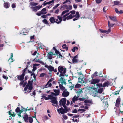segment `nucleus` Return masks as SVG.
Returning a JSON list of instances; mask_svg holds the SVG:
<instances>
[{"instance_id":"nucleus-1","label":"nucleus","mask_w":123,"mask_h":123,"mask_svg":"<svg viewBox=\"0 0 123 123\" xmlns=\"http://www.w3.org/2000/svg\"><path fill=\"white\" fill-rule=\"evenodd\" d=\"M58 71L57 73V74L59 75L60 77H63L64 76L66 77L68 76V75L66 74L67 69L64 66H60L58 67Z\"/></svg>"},{"instance_id":"nucleus-2","label":"nucleus","mask_w":123,"mask_h":123,"mask_svg":"<svg viewBox=\"0 0 123 123\" xmlns=\"http://www.w3.org/2000/svg\"><path fill=\"white\" fill-rule=\"evenodd\" d=\"M22 74L20 76H18V79L19 80H23L24 78L25 74L27 73V72L23 70H22Z\"/></svg>"},{"instance_id":"nucleus-3","label":"nucleus","mask_w":123,"mask_h":123,"mask_svg":"<svg viewBox=\"0 0 123 123\" xmlns=\"http://www.w3.org/2000/svg\"><path fill=\"white\" fill-rule=\"evenodd\" d=\"M101 101H102L103 105L104 106L105 109L107 108L109 105L107 101L104 98L102 99Z\"/></svg>"},{"instance_id":"nucleus-4","label":"nucleus","mask_w":123,"mask_h":123,"mask_svg":"<svg viewBox=\"0 0 123 123\" xmlns=\"http://www.w3.org/2000/svg\"><path fill=\"white\" fill-rule=\"evenodd\" d=\"M101 101H102L103 105L104 106L105 109L107 108L109 105L107 101L104 98L102 99Z\"/></svg>"},{"instance_id":"nucleus-5","label":"nucleus","mask_w":123,"mask_h":123,"mask_svg":"<svg viewBox=\"0 0 123 123\" xmlns=\"http://www.w3.org/2000/svg\"><path fill=\"white\" fill-rule=\"evenodd\" d=\"M101 101H102L103 105L104 106L105 109L107 108L109 105L107 101L104 98L102 99Z\"/></svg>"},{"instance_id":"nucleus-6","label":"nucleus","mask_w":123,"mask_h":123,"mask_svg":"<svg viewBox=\"0 0 123 123\" xmlns=\"http://www.w3.org/2000/svg\"><path fill=\"white\" fill-rule=\"evenodd\" d=\"M100 80V79L97 78L92 79L91 80L90 83L92 84H95L97 83H99Z\"/></svg>"},{"instance_id":"nucleus-7","label":"nucleus","mask_w":123,"mask_h":123,"mask_svg":"<svg viewBox=\"0 0 123 123\" xmlns=\"http://www.w3.org/2000/svg\"><path fill=\"white\" fill-rule=\"evenodd\" d=\"M42 7V5L40 6L38 5L37 6H34V7H31V8L32 9V10L33 11H36V12L37 11V10L41 8Z\"/></svg>"},{"instance_id":"nucleus-8","label":"nucleus","mask_w":123,"mask_h":123,"mask_svg":"<svg viewBox=\"0 0 123 123\" xmlns=\"http://www.w3.org/2000/svg\"><path fill=\"white\" fill-rule=\"evenodd\" d=\"M65 79H63L62 77H61L60 79V80L58 81V83L60 84V82L59 81L61 80L62 81L61 82V83L62 84V85H63V84H64L65 85H66V82L65 81Z\"/></svg>"},{"instance_id":"nucleus-9","label":"nucleus","mask_w":123,"mask_h":123,"mask_svg":"<svg viewBox=\"0 0 123 123\" xmlns=\"http://www.w3.org/2000/svg\"><path fill=\"white\" fill-rule=\"evenodd\" d=\"M57 97H55L53 98L50 102L52 103L56 104L57 106L58 105V102L57 100Z\"/></svg>"},{"instance_id":"nucleus-10","label":"nucleus","mask_w":123,"mask_h":123,"mask_svg":"<svg viewBox=\"0 0 123 123\" xmlns=\"http://www.w3.org/2000/svg\"><path fill=\"white\" fill-rule=\"evenodd\" d=\"M84 102L85 104V105L86 106H90V105L87 103H89L92 104V100H91L86 99L84 100Z\"/></svg>"},{"instance_id":"nucleus-11","label":"nucleus","mask_w":123,"mask_h":123,"mask_svg":"<svg viewBox=\"0 0 123 123\" xmlns=\"http://www.w3.org/2000/svg\"><path fill=\"white\" fill-rule=\"evenodd\" d=\"M66 90H64L62 93V96L63 97H67L68 96L69 94V92L66 91Z\"/></svg>"},{"instance_id":"nucleus-12","label":"nucleus","mask_w":123,"mask_h":123,"mask_svg":"<svg viewBox=\"0 0 123 123\" xmlns=\"http://www.w3.org/2000/svg\"><path fill=\"white\" fill-rule=\"evenodd\" d=\"M10 6V4L8 2H6L4 3V7L6 8H9Z\"/></svg>"},{"instance_id":"nucleus-13","label":"nucleus","mask_w":123,"mask_h":123,"mask_svg":"<svg viewBox=\"0 0 123 123\" xmlns=\"http://www.w3.org/2000/svg\"><path fill=\"white\" fill-rule=\"evenodd\" d=\"M101 33H106L107 34H108L109 32H110L111 31L110 29H108V31H106L105 30H103L101 29H99Z\"/></svg>"},{"instance_id":"nucleus-14","label":"nucleus","mask_w":123,"mask_h":123,"mask_svg":"<svg viewBox=\"0 0 123 123\" xmlns=\"http://www.w3.org/2000/svg\"><path fill=\"white\" fill-rule=\"evenodd\" d=\"M109 17L111 20L115 22L117 21V18L116 16H109Z\"/></svg>"},{"instance_id":"nucleus-15","label":"nucleus","mask_w":123,"mask_h":123,"mask_svg":"<svg viewBox=\"0 0 123 123\" xmlns=\"http://www.w3.org/2000/svg\"><path fill=\"white\" fill-rule=\"evenodd\" d=\"M66 99V98H62L61 100L60 101V102H61L62 105H65Z\"/></svg>"},{"instance_id":"nucleus-16","label":"nucleus","mask_w":123,"mask_h":123,"mask_svg":"<svg viewBox=\"0 0 123 123\" xmlns=\"http://www.w3.org/2000/svg\"><path fill=\"white\" fill-rule=\"evenodd\" d=\"M37 69V67H36L34 66L33 67V69H32V71H31V70H30L29 69H27V73H34V71H35Z\"/></svg>"},{"instance_id":"nucleus-17","label":"nucleus","mask_w":123,"mask_h":123,"mask_svg":"<svg viewBox=\"0 0 123 123\" xmlns=\"http://www.w3.org/2000/svg\"><path fill=\"white\" fill-rule=\"evenodd\" d=\"M52 52H49L47 55L49 59H51L52 58Z\"/></svg>"},{"instance_id":"nucleus-18","label":"nucleus","mask_w":123,"mask_h":123,"mask_svg":"<svg viewBox=\"0 0 123 123\" xmlns=\"http://www.w3.org/2000/svg\"><path fill=\"white\" fill-rule=\"evenodd\" d=\"M25 116L23 117V118L24 119L25 121V122H28V116L27 114L25 112Z\"/></svg>"},{"instance_id":"nucleus-19","label":"nucleus","mask_w":123,"mask_h":123,"mask_svg":"<svg viewBox=\"0 0 123 123\" xmlns=\"http://www.w3.org/2000/svg\"><path fill=\"white\" fill-rule=\"evenodd\" d=\"M50 22L52 24H54L55 22V19L53 17H51L49 19Z\"/></svg>"},{"instance_id":"nucleus-20","label":"nucleus","mask_w":123,"mask_h":123,"mask_svg":"<svg viewBox=\"0 0 123 123\" xmlns=\"http://www.w3.org/2000/svg\"><path fill=\"white\" fill-rule=\"evenodd\" d=\"M63 108L62 107H61V108H59V109H57L58 112L59 113L60 112L62 114H64V111L63 110Z\"/></svg>"},{"instance_id":"nucleus-21","label":"nucleus","mask_w":123,"mask_h":123,"mask_svg":"<svg viewBox=\"0 0 123 123\" xmlns=\"http://www.w3.org/2000/svg\"><path fill=\"white\" fill-rule=\"evenodd\" d=\"M79 96H74L73 98L72 99V101L74 103H75V101H77L78 100V98L79 97Z\"/></svg>"},{"instance_id":"nucleus-22","label":"nucleus","mask_w":123,"mask_h":123,"mask_svg":"<svg viewBox=\"0 0 123 123\" xmlns=\"http://www.w3.org/2000/svg\"><path fill=\"white\" fill-rule=\"evenodd\" d=\"M53 91L56 94V96H58L59 94L60 90L59 89H53Z\"/></svg>"},{"instance_id":"nucleus-23","label":"nucleus","mask_w":123,"mask_h":123,"mask_svg":"<svg viewBox=\"0 0 123 123\" xmlns=\"http://www.w3.org/2000/svg\"><path fill=\"white\" fill-rule=\"evenodd\" d=\"M110 84L109 82L108 81L104 83L102 85V86L103 87H105L106 86H108Z\"/></svg>"},{"instance_id":"nucleus-24","label":"nucleus","mask_w":123,"mask_h":123,"mask_svg":"<svg viewBox=\"0 0 123 123\" xmlns=\"http://www.w3.org/2000/svg\"><path fill=\"white\" fill-rule=\"evenodd\" d=\"M59 86L60 87V89L62 91L64 90L66 91V89H65L64 87L62 85L59 84Z\"/></svg>"},{"instance_id":"nucleus-25","label":"nucleus","mask_w":123,"mask_h":123,"mask_svg":"<svg viewBox=\"0 0 123 123\" xmlns=\"http://www.w3.org/2000/svg\"><path fill=\"white\" fill-rule=\"evenodd\" d=\"M51 86L52 84L51 83H49L48 82H47L46 84L44 86V88H47L48 87H51Z\"/></svg>"},{"instance_id":"nucleus-26","label":"nucleus","mask_w":123,"mask_h":123,"mask_svg":"<svg viewBox=\"0 0 123 123\" xmlns=\"http://www.w3.org/2000/svg\"><path fill=\"white\" fill-rule=\"evenodd\" d=\"M46 11V9L45 8H44L41 11H40L41 12L42 14H46V12H45Z\"/></svg>"},{"instance_id":"nucleus-27","label":"nucleus","mask_w":123,"mask_h":123,"mask_svg":"<svg viewBox=\"0 0 123 123\" xmlns=\"http://www.w3.org/2000/svg\"><path fill=\"white\" fill-rule=\"evenodd\" d=\"M14 112H13V113H11V112L10 111H8V113H9V115H10L11 116H10V117L11 116H12V117H15L16 115V114H14Z\"/></svg>"},{"instance_id":"nucleus-28","label":"nucleus","mask_w":123,"mask_h":123,"mask_svg":"<svg viewBox=\"0 0 123 123\" xmlns=\"http://www.w3.org/2000/svg\"><path fill=\"white\" fill-rule=\"evenodd\" d=\"M108 26L109 27V28H110L109 29H110V28L112 27L114 25H115V24H111L110 23V22L109 21H108Z\"/></svg>"},{"instance_id":"nucleus-29","label":"nucleus","mask_w":123,"mask_h":123,"mask_svg":"<svg viewBox=\"0 0 123 123\" xmlns=\"http://www.w3.org/2000/svg\"><path fill=\"white\" fill-rule=\"evenodd\" d=\"M72 62L74 63H77L78 62V60L76 58H73L72 60Z\"/></svg>"},{"instance_id":"nucleus-30","label":"nucleus","mask_w":123,"mask_h":123,"mask_svg":"<svg viewBox=\"0 0 123 123\" xmlns=\"http://www.w3.org/2000/svg\"><path fill=\"white\" fill-rule=\"evenodd\" d=\"M31 62H28L27 63V64L26 66V67L25 68L24 70L26 71V70H27L28 68V66L30 65Z\"/></svg>"},{"instance_id":"nucleus-31","label":"nucleus","mask_w":123,"mask_h":123,"mask_svg":"<svg viewBox=\"0 0 123 123\" xmlns=\"http://www.w3.org/2000/svg\"><path fill=\"white\" fill-rule=\"evenodd\" d=\"M54 68L53 67L50 65L49 66V67L48 69L50 72L52 71L53 70H54Z\"/></svg>"},{"instance_id":"nucleus-32","label":"nucleus","mask_w":123,"mask_h":123,"mask_svg":"<svg viewBox=\"0 0 123 123\" xmlns=\"http://www.w3.org/2000/svg\"><path fill=\"white\" fill-rule=\"evenodd\" d=\"M38 4V3H34L33 2H31L30 3V5L31 6H36Z\"/></svg>"},{"instance_id":"nucleus-33","label":"nucleus","mask_w":123,"mask_h":123,"mask_svg":"<svg viewBox=\"0 0 123 123\" xmlns=\"http://www.w3.org/2000/svg\"><path fill=\"white\" fill-rule=\"evenodd\" d=\"M45 24L49 25V23L48 22V21L46 19H44L42 21Z\"/></svg>"},{"instance_id":"nucleus-34","label":"nucleus","mask_w":123,"mask_h":123,"mask_svg":"<svg viewBox=\"0 0 123 123\" xmlns=\"http://www.w3.org/2000/svg\"><path fill=\"white\" fill-rule=\"evenodd\" d=\"M63 49H65L66 50H68V47L66 46V44H64L62 46Z\"/></svg>"},{"instance_id":"nucleus-35","label":"nucleus","mask_w":123,"mask_h":123,"mask_svg":"<svg viewBox=\"0 0 123 123\" xmlns=\"http://www.w3.org/2000/svg\"><path fill=\"white\" fill-rule=\"evenodd\" d=\"M83 92L82 90L80 89H79L78 91H77L76 93H78V95H80V94Z\"/></svg>"},{"instance_id":"nucleus-36","label":"nucleus","mask_w":123,"mask_h":123,"mask_svg":"<svg viewBox=\"0 0 123 123\" xmlns=\"http://www.w3.org/2000/svg\"><path fill=\"white\" fill-rule=\"evenodd\" d=\"M69 11L68 10H67L63 11L61 14V16H62L66 13L68 12Z\"/></svg>"},{"instance_id":"nucleus-37","label":"nucleus","mask_w":123,"mask_h":123,"mask_svg":"<svg viewBox=\"0 0 123 123\" xmlns=\"http://www.w3.org/2000/svg\"><path fill=\"white\" fill-rule=\"evenodd\" d=\"M55 97L53 96L52 95H49L48 96V99L52 100Z\"/></svg>"},{"instance_id":"nucleus-38","label":"nucleus","mask_w":123,"mask_h":123,"mask_svg":"<svg viewBox=\"0 0 123 123\" xmlns=\"http://www.w3.org/2000/svg\"><path fill=\"white\" fill-rule=\"evenodd\" d=\"M96 86H97V88H98V87L99 88H100V87L102 86V83L101 84L97 83L96 84Z\"/></svg>"},{"instance_id":"nucleus-39","label":"nucleus","mask_w":123,"mask_h":123,"mask_svg":"<svg viewBox=\"0 0 123 123\" xmlns=\"http://www.w3.org/2000/svg\"><path fill=\"white\" fill-rule=\"evenodd\" d=\"M28 120L29 122L30 123H32V122H33V119L31 117H28Z\"/></svg>"},{"instance_id":"nucleus-40","label":"nucleus","mask_w":123,"mask_h":123,"mask_svg":"<svg viewBox=\"0 0 123 123\" xmlns=\"http://www.w3.org/2000/svg\"><path fill=\"white\" fill-rule=\"evenodd\" d=\"M15 111L18 113H20V109L19 107H17L15 110Z\"/></svg>"},{"instance_id":"nucleus-41","label":"nucleus","mask_w":123,"mask_h":123,"mask_svg":"<svg viewBox=\"0 0 123 123\" xmlns=\"http://www.w3.org/2000/svg\"><path fill=\"white\" fill-rule=\"evenodd\" d=\"M33 82V81L32 80L31 81L30 80H29L27 84L28 85H29L30 86L31 85H32Z\"/></svg>"},{"instance_id":"nucleus-42","label":"nucleus","mask_w":123,"mask_h":123,"mask_svg":"<svg viewBox=\"0 0 123 123\" xmlns=\"http://www.w3.org/2000/svg\"><path fill=\"white\" fill-rule=\"evenodd\" d=\"M31 76H32V75H33V78H34V79L35 80H36V76L34 73H31Z\"/></svg>"},{"instance_id":"nucleus-43","label":"nucleus","mask_w":123,"mask_h":123,"mask_svg":"<svg viewBox=\"0 0 123 123\" xmlns=\"http://www.w3.org/2000/svg\"><path fill=\"white\" fill-rule=\"evenodd\" d=\"M121 99L120 97L119 96L117 99L116 102L120 103Z\"/></svg>"},{"instance_id":"nucleus-44","label":"nucleus","mask_w":123,"mask_h":123,"mask_svg":"<svg viewBox=\"0 0 123 123\" xmlns=\"http://www.w3.org/2000/svg\"><path fill=\"white\" fill-rule=\"evenodd\" d=\"M67 17V20L71 19L73 18V17H72V15L71 14L68 16Z\"/></svg>"},{"instance_id":"nucleus-45","label":"nucleus","mask_w":123,"mask_h":123,"mask_svg":"<svg viewBox=\"0 0 123 123\" xmlns=\"http://www.w3.org/2000/svg\"><path fill=\"white\" fill-rule=\"evenodd\" d=\"M76 17V18H79L80 17L79 13V12L77 11L76 12V13L75 14Z\"/></svg>"},{"instance_id":"nucleus-46","label":"nucleus","mask_w":123,"mask_h":123,"mask_svg":"<svg viewBox=\"0 0 123 123\" xmlns=\"http://www.w3.org/2000/svg\"><path fill=\"white\" fill-rule=\"evenodd\" d=\"M59 55H58L57 56L56 58L58 59L59 58H61V59L62 58V55L61 54V53H60L59 54Z\"/></svg>"},{"instance_id":"nucleus-47","label":"nucleus","mask_w":123,"mask_h":123,"mask_svg":"<svg viewBox=\"0 0 123 123\" xmlns=\"http://www.w3.org/2000/svg\"><path fill=\"white\" fill-rule=\"evenodd\" d=\"M64 109H63V110L64 111V113H66L68 111L69 109L67 108Z\"/></svg>"},{"instance_id":"nucleus-48","label":"nucleus","mask_w":123,"mask_h":123,"mask_svg":"<svg viewBox=\"0 0 123 123\" xmlns=\"http://www.w3.org/2000/svg\"><path fill=\"white\" fill-rule=\"evenodd\" d=\"M119 3V2L118 1H115L114 2V5L113 6L118 5Z\"/></svg>"},{"instance_id":"nucleus-49","label":"nucleus","mask_w":123,"mask_h":123,"mask_svg":"<svg viewBox=\"0 0 123 123\" xmlns=\"http://www.w3.org/2000/svg\"><path fill=\"white\" fill-rule=\"evenodd\" d=\"M21 81L19 83V85L20 86H22L24 83L25 80H21Z\"/></svg>"},{"instance_id":"nucleus-50","label":"nucleus","mask_w":123,"mask_h":123,"mask_svg":"<svg viewBox=\"0 0 123 123\" xmlns=\"http://www.w3.org/2000/svg\"><path fill=\"white\" fill-rule=\"evenodd\" d=\"M81 85L80 84H78L75 85L74 87L75 88H77L79 87Z\"/></svg>"},{"instance_id":"nucleus-51","label":"nucleus","mask_w":123,"mask_h":123,"mask_svg":"<svg viewBox=\"0 0 123 123\" xmlns=\"http://www.w3.org/2000/svg\"><path fill=\"white\" fill-rule=\"evenodd\" d=\"M103 92V88H100L98 90V92L100 93H101Z\"/></svg>"},{"instance_id":"nucleus-52","label":"nucleus","mask_w":123,"mask_h":123,"mask_svg":"<svg viewBox=\"0 0 123 123\" xmlns=\"http://www.w3.org/2000/svg\"><path fill=\"white\" fill-rule=\"evenodd\" d=\"M86 110L85 109H79L78 110V111H82L83 112H84Z\"/></svg>"},{"instance_id":"nucleus-53","label":"nucleus","mask_w":123,"mask_h":123,"mask_svg":"<svg viewBox=\"0 0 123 123\" xmlns=\"http://www.w3.org/2000/svg\"><path fill=\"white\" fill-rule=\"evenodd\" d=\"M69 13H71L72 14H74L75 13V10H72Z\"/></svg>"},{"instance_id":"nucleus-54","label":"nucleus","mask_w":123,"mask_h":123,"mask_svg":"<svg viewBox=\"0 0 123 123\" xmlns=\"http://www.w3.org/2000/svg\"><path fill=\"white\" fill-rule=\"evenodd\" d=\"M98 76L97 75H95L94 74H92L91 76V77L92 79H93V78H94L95 77H96Z\"/></svg>"},{"instance_id":"nucleus-55","label":"nucleus","mask_w":123,"mask_h":123,"mask_svg":"<svg viewBox=\"0 0 123 123\" xmlns=\"http://www.w3.org/2000/svg\"><path fill=\"white\" fill-rule=\"evenodd\" d=\"M74 84H72V85L71 86L69 87V88L71 89V90H72V89H74Z\"/></svg>"},{"instance_id":"nucleus-56","label":"nucleus","mask_w":123,"mask_h":123,"mask_svg":"<svg viewBox=\"0 0 123 123\" xmlns=\"http://www.w3.org/2000/svg\"><path fill=\"white\" fill-rule=\"evenodd\" d=\"M16 5L15 3H13L12 5V8H14L16 7Z\"/></svg>"},{"instance_id":"nucleus-57","label":"nucleus","mask_w":123,"mask_h":123,"mask_svg":"<svg viewBox=\"0 0 123 123\" xmlns=\"http://www.w3.org/2000/svg\"><path fill=\"white\" fill-rule=\"evenodd\" d=\"M120 103L116 102L115 106L117 107H119V106Z\"/></svg>"},{"instance_id":"nucleus-58","label":"nucleus","mask_w":123,"mask_h":123,"mask_svg":"<svg viewBox=\"0 0 123 123\" xmlns=\"http://www.w3.org/2000/svg\"><path fill=\"white\" fill-rule=\"evenodd\" d=\"M60 5V4H58L55 5L53 8V9H55L57 8Z\"/></svg>"},{"instance_id":"nucleus-59","label":"nucleus","mask_w":123,"mask_h":123,"mask_svg":"<svg viewBox=\"0 0 123 123\" xmlns=\"http://www.w3.org/2000/svg\"><path fill=\"white\" fill-rule=\"evenodd\" d=\"M102 0H96V3L97 4L100 3L102 1Z\"/></svg>"},{"instance_id":"nucleus-60","label":"nucleus","mask_w":123,"mask_h":123,"mask_svg":"<svg viewBox=\"0 0 123 123\" xmlns=\"http://www.w3.org/2000/svg\"><path fill=\"white\" fill-rule=\"evenodd\" d=\"M45 75V74L44 73H41L39 77H44Z\"/></svg>"},{"instance_id":"nucleus-61","label":"nucleus","mask_w":123,"mask_h":123,"mask_svg":"<svg viewBox=\"0 0 123 123\" xmlns=\"http://www.w3.org/2000/svg\"><path fill=\"white\" fill-rule=\"evenodd\" d=\"M86 98H79L78 99V100L80 101H83Z\"/></svg>"},{"instance_id":"nucleus-62","label":"nucleus","mask_w":123,"mask_h":123,"mask_svg":"<svg viewBox=\"0 0 123 123\" xmlns=\"http://www.w3.org/2000/svg\"><path fill=\"white\" fill-rule=\"evenodd\" d=\"M33 88L32 85H31L28 88V89L29 90H31Z\"/></svg>"},{"instance_id":"nucleus-63","label":"nucleus","mask_w":123,"mask_h":123,"mask_svg":"<svg viewBox=\"0 0 123 123\" xmlns=\"http://www.w3.org/2000/svg\"><path fill=\"white\" fill-rule=\"evenodd\" d=\"M68 6L66 5H64L62 6L61 8H64L67 7Z\"/></svg>"},{"instance_id":"nucleus-64","label":"nucleus","mask_w":123,"mask_h":123,"mask_svg":"<svg viewBox=\"0 0 123 123\" xmlns=\"http://www.w3.org/2000/svg\"><path fill=\"white\" fill-rule=\"evenodd\" d=\"M78 111L76 109H74V110L72 111V113H77Z\"/></svg>"}]
</instances>
